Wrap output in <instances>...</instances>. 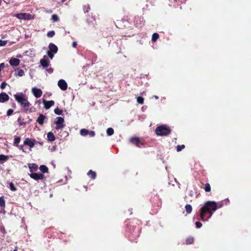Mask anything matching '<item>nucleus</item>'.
Here are the masks:
<instances>
[{
  "label": "nucleus",
  "instance_id": "obj_1",
  "mask_svg": "<svg viewBox=\"0 0 251 251\" xmlns=\"http://www.w3.org/2000/svg\"><path fill=\"white\" fill-rule=\"evenodd\" d=\"M217 209V203L214 201H207L200 210V217L202 221L210 218L213 213Z\"/></svg>",
  "mask_w": 251,
  "mask_h": 251
},
{
  "label": "nucleus",
  "instance_id": "obj_2",
  "mask_svg": "<svg viewBox=\"0 0 251 251\" xmlns=\"http://www.w3.org/2000/svg\"><path fill=\"white\" fill-rule=\"evenodd\" d=\"M16 100L24 108L25 111L28 110V108L31 105L27 100L26 96L23 93H17L14 95Z\"/></svg>",
  "mask_w": 251,
  "mask_h": 251
},
{
  "label": "nucleus",
  "instance_id": "obj_3",
  "mask_svg": "<svg viewBox=\"0 0 251 251\" xmlns=\"http://www.w3.org/2000/svg\"><path fill=\"white\" fill-rule=\"evenodd\" d=\"M156 134L160 136H166L169 135L171 132L170 127L166 125H162L158 126L155 130Z\"/></svg>",
  "mask_w": 251,
  "mask_h": 251
},
{
  "label": "nucleus",
  "instance_id": "obj_4",
  "mask_svg": "<svg viewBox=\"0 0 251 251\" xmlns=\"http://www.w3.org/2000/svg\"><path fill=\"white\" fill-rule=\"evenodd\" d=\"M140 229L136 228V226L130 224L127 225L126 231L130 232L133 236V238H136L139 236Z\"/></svg>",
  "mask_w": 251,
  "mask_h": 251
},
{
  "label": "nucleus",
  "instance_id": "obj_5",
  "mask_svg": "<svg viewBox=\"0 0 251 251\" xmlns=\"http://www.w3.org/2000/svg\"><path fill=\"white\" fill-rule=\"evenodd\" d=\"M54 123L56 125L55 127L56 129L58 130L62 129L65 126V125L64 124V119L61 117H56Z\"/></svg>",
  "mask_w": 251,
  "mask_h": 251
},
{
  "label": "nucleus",
  "instance_id": "obj_6",
  "mask_svg": "<svg viewBox=\"0 0 251 251\" xmlns=\"http://www.w3.org/2000/svg\"><path fill=\"white\" fill-rule=\"evenodd\" d=\"M29 175L31 178L35 180H43L45 178L44 175L42 173H32Z\"/></svg>",
  "mask_w": 251,
  "mask_h": 251
},
{
  "label": "nucleus",
  "instance_id": "obj_7",
  "mask_svg": "<svg viewBox=\"0 0 251 251\" xmlns=\"http://www.w3.org/2000/svg\"><path fill=\"white\" fill-rule=\"evenodd\" d=\"M36 143V141L32 138H26L25 139L24 145L29 146L30 148H33L35 143Z\"/></svg>",
  "mask_w": 251,
  "mask_h": 251
},
{
  "label": "nucleus",
  "instance_id": "obj_8",
  "mask_svg": "<svg viewBox=\"0 0 251 251\" xmlns=\"http://www.w3.org/2000/svg\"><path fill=\"white\" fill-rule=\"evenodd\" d=\"M130 142L136 145L138 148H141L143 146V143L141 141L138 137H132L131 138Z\"/></svg>",
  "mask_w": 251,
  "mask_h": 251
},
{
  "label": "nucleus",
  "instance_id": "obj_9",
  "mask_svg": "<svg viewBox=\"0 0 251 251\" xmlns=\"http://www.w3.org/2000/svg\"><path fill=\"white\" fill-rule=\"evenodd\" d=\"M58 85L59 87L63 91H65L67 89V84L66 82L63 79H60L58 81Z\"/></svg>",
  "mask_w": 251,
  "mask_h": 251
},
{
  "label": "nucleus",
  "instance_id": "obj_10",
  "mask_svg": "<svg viewBox=\"0 0 251 251\" xmlns=\"http://www.w3.org/2000/svg\"><path fill=\"white\" fill-rule=\"evenodd\" d=\"M32 92L35 97L39 98L41 97L43 93L40 89L33 88L32 89Z\"/></svg>",
  "mask_w": 251,
  "mask_h": 251
},
{
  "label": "nucleus",
  "instance_id": "obj_11",
  "mask_svg": "<svg viewBox=\"0 0 251 251\" xmlns=\"http://www.w3.org/2000/svg\"><path fill=\"white\" fill-rule=\"evenodd\" d=\"M43 103L44 104V108L46 109H48L50 108L54 104V101L52 100L47 101L44 99Z\"/></svg>",
  "mask_w": 251,
  "mask_h": 251
},
{
  "label": "nucleus",
  "instance_id": "obj_12",
  "mask_svg": "<svg viewBox=\"0 0 251 251\" xmlns=\"http://www.w3.org/2000/svg\"><path fill=\"white\" fill-rule=\"evenodd\" d=\"M9 100V96L5 92H1L0 94V102L3 103Z\"/></svg>",
  "mask_w": 251,
  "mask_h": 251
},
{
  "label": "nucleus",
  "instance_id": "obj_13",
  "mask_svg": "<svg viewBox=\"0 0 251 251\" xmlns=\"http://www.w3.org/2000/svg\"><path fill=\"white\" fill-rule=\"evenodd\" d=\"M46 57V55H44L43 58L41 59L40 61L41 65L44 68H47L50 65V62L46 59H45Z\"/></svg>",
  "mask_w": 251,
  "mask_h": 251
},
{
  "label": "nucleus",
  "instance_id": "obj_14",
  "mask_svg": "<svg viewBox=\"0 0 251 251\" xmlns=\"http://www.w3.org/2000/svg\"><path fill=\"white\" fill-rule=\"evenodd\" d=\"M49 51H51L53 53H57L58 51L57 47L53 43H50L49 45Z\"/></svg>",
  "mask_w": 251,
  "mask_h": 251
},
{
  "label": "nucleus",
  "instance_id": "obj_15",
  "mask_svg": "<svg viewBox=\"0 0 251 251\" xmlns=\"http://www.w3.org/2000/svg\"><path fill=\"white\" fill-rule=\"evenodd\" d=\"M20 61L19 59L15 58H11L9 61V64L13 66H17L19 65Z\"/></svg>",
  "mask_w": 251,
  "mask_h": 251
},
{
  "label": "nucleus",
  "instance_id": "obj_16",
  "mask_svg": "<svg viewBox=\"0 0 251 251\" xmlns=\"http://www.w3.org/2000/svg\"><path fill=\"white\" fill-rule=\"evenodd\" d=\"M45 118L46 117L44 115H43L42 114H40L39 115V116L37 118L36 121L40 125H43Z\"/></svg>",
  "mask_w": 251,
  "mask_h": 251
},
{
  "label": "nucleus",
  "instance_id": "obj_17",
  "mask_svg": "<svg viewBox=\"0 0 251 251\" xmlns=\"http://www.w3.org/2000/svg\"><path fill=\"white\" fill-rule=\"evenodd\" d=\"M28 118H29V116L28 117ZM18 122L19 123V124L20 126H25V125L27 124H29L31 122V119H29L28 118V121H26V122H23L22 121L20 117H19L18 119V120H17Z\"/></svg>",
  "mask_w": 251,
  "mask_h": 251
},
{
  "label": "nucleus",
  "instance_id": "obj_18",
  "mask_svg": "<svg viewBox=\"0 0 251 251\" xmlns=\"http://www.w3.org/2000/svg\"><path fill=\"white\" fill-rule=\"evenodd\" d=\"M28 167H29L30 171V172H31V173L33 171H36L38 169V166L36 164H34V163L29 164Z\"/></svg>",
  "mask_w": 251,
  "mask_h": 251
},
{
  "label": "nucleus",
  "instance_id": "obj_19",
  "mask_svg": "<svg viewBox=\"0 0 251 251\" xmlns=\"http://www.w3.org/2000/svg\"><path fill=\"white\" fill-rule=\"evenodd\" d=\"M48 140L50 142H53L55 140V137L53 133L51 132H49L47 134Z\"/></svg>",
  "mask_w": 251,
  "mask_h": 251
},
{
  "label": "nucleus",
  "instance_id": "obj_20",
  "mask_svg": "<svg viewBox=\"0 0 251 251\" xmlns=\"http://www.w3.org/2000/svg\"><path fill=\"white\" fill-rule=\"evenodd\" d=\"M87 175L92 179H95L96 178V173L95 172L90 170L87 173Z\"/></svg>",
  "mask_w": 251,
  "mask_h": 251
},
{
  "label": "nucleus",
  "instance_id": "obj_21",
  "mask_svg": "<svg viewBox=\"0 0 251 251\" xmlns=\"http://www.w3.org/2000/svg\"><path fill=\"white\" fill-rule=\"evenodd\" d=\"M9 158L8 155L0 154V163L2 164L3 162L7 161Z\"/></svg>",
  "mask_w": 251,
  "mask_h": 251
},
{
  "label": "nucleus",
  "instance_id": "obj_22",
  "mask_svg": "<svg viewBox=\"0 0 251 251\" xmlns=\"http://www.w3.org/2000/svg\"><path fill=\"white\" fill-rule=\"evenodd\" d=\"M15 74L19 76H23L24 75V71L22 69H17L15 70Z\"/></svg>",
  "mask_w": 251,
  "mask_h": 251
},
{
  "label": "nucleus",
  "instance_id": "obj_23",
  "mask_svg": "<svg viewBox=\"0 0 251 251\" xmlns=\"http://www.w3.org/2000/svg\"><path fill=\"white\" fill-rule=\"evenodd\" d=\"M89 130L85 128L81 129L80 130V134L82 136H85L88 134Z\"/></svg>",
  "mask_w": 251,
  "mask_h": 251
},
{
  "label": "nucleus",
  "instance_id": "obj_24",
  "mask_svg": "<svg viewBox=\"0 0 251 251\" xmlns=\"http://www.w3.org/2000/svg\"><path fill=\"white\" fill-rule=\"evenodd\" d=\"M185 210L187 213L189 214L192 211V207L190 204H187L185 206Z\"/></svg>",
  "mask_w": 251,
  "mask_h": 251
},
{
  "label": "nucleus",
  "instance_id": "obj_25",
  "mask_svg": "<svg viewBox=\"0 0 251 251\" xmlns=\"http://www.w3.org/2000/svg\"><path fill=\"white\" fill-rule=\"evenodd\" d=\"M39 169L43 173H47L49 170L48 167L44 165L40 166Z\"/></svg>",
  "mask_w": 251,
  "mask_h": 251
},
{
  "label": "nucleus",
  "instance_id": "obj_26",
  "mask_svg": "<svg viewBox=\"0 0 251 251\" xmlns=\"http://www.w3.org/2000/svg\"><path fill=\"white\" fill-rule=\"evenodd\" d=\"M159 36L157 33H154L152 35L151 41L152 42H155L158 39Z\"/></svg>",
  "mask_w": 251,
  "mask_h": 251
},
{
  "label": "nucleus",
  "instance_id": "obj_27",
  "mask_svg": "<svg viewBox=\"0 0 251 251\" xmlns=\"http://www.w3.org/2000/svg\"><path fill=\"white\" fill-rule=\"evenodd\" d=\"M193 242H194V238L192 237H188L186 239V243L187 245L192 244H193Z\"/></svg>",
  "mask_w": 251,
  "mask_h": 251
},
{
  "label": "nucleus",
  "instance_id": "obj_28",
  "mask_svg": "<svg viewBox=\"0 0 251 251\" xmlns=\"http://www.w3.org/2000/svg\"><path fill=\"white\" fill-rule=\"evenodd\" d=\"M21 141V138L19 136H16L14 139V145L17 146Z\"/></svg>",
  "mask_w": 251,
  "mask_h": 251
},
{
  "label": "nucleus",
  "instance_id": "obj_29",
  "mask_svg": "<svg viewBox=\"0 0 251 251\" xmlns=\"http://www.w3.org/2000/svg\"><path fill=\"white\" fill-rule=\"evenodd\" d=\"M106 133L108 135L111 136L114 134V129L112 128L109 127L106 130Z\"/></svg>",
  "mask_w": 251,
  "mask_h": 251
},
{
  "label": "nucleus",
  "instance_id": "obj_30",
  "mask_svg": "<svg viewBox=\"0 0 251 251\" xmlns=\"http://www.w3.org/2000/svg\"><path fill=\"white\" fill-rule=\"evenodd\" d=\"M51 20L53 22H57L59 21V17L56 14H53L51 16Z\"/></svg>",
  "mask_w": 251,
  "mask_h": 251
},
{
  "label": "nucleus",
  "instance_id": "obj_31",
  "mask_svg": "<svg viewBox=\"0 0 251 251\" xmlns=\"http://www.w3.org/2000/svg\"><path fill=\"white\" fill-rule=\"evenodd\" d=\"M204 189L205 191V192H208L211 191V186L209 183H206L205 184V186L204 187Z\"/></svg>",
  "mask_w": 251,
  "mask_h": 251
},
{
  "label": "nucleus",
  "instance_id": "obj_32",
  "mask_svg": "<svg viewBox=\"0 0 251 251\" xmlns=\"http://www.w3.org/2000/svg\"><path fill=\"white\" fill-rule=\"evenodd\" d=\"M83 9L85 13H88L90 10V6L89 4L84 5Z\"/></svg>",
  "mask_w": 251,
  "mask_h": 251
},
{
  "label": "nucleus",
  "instance_id": "obj_33",
  "mask_svg": "<svg viewBox=\"0 0 251 251\" xmlns=\"http://www.w3.org/2000/svg\"><path fill=\"white\" fill-rule=\"evenodd\" d=\"M9 188L12 191H16L17 190V188L12 182L9 183Z\"/></svg>",
  "mask_w": 251,
  "mask_h": 251
},
{
  "label": "nucleus",
  "instance_id": "obj_34",
  "mask_svg": "<svg viewBox=\"0 0 251 251\" xmlns=\"http://www.w3.org/2000/svg\"><path fill=\"white\" fill-rule=\"evenodd\" d=\"M0 206L2 207H5V201L3 197H0Z\"/></svg>",
  "mask_w": 251,
  "mask_h": 251
},
{
  "label": "nucleus",
  "instance_id": "obj_35",
  "mask_svg": "<svg viewBox=\"0 0 251 251\" xmlns=\"http://www.w3.org/2000/svg\"><path fill=\"white\" fill-rule=\"evenodd\" d=\"M54 112L56 114L60 115L62 114L63 111L62 110L58 108H56L54 109Z\"/></svg>",
  "mask_w": 251,
  "mask_h": 251
},
{
  "label": "nucleus",
  "instance_id": "obj_36",
  "mask_svg": "<svg viewBox=\"0 0 251 251\" xmlns=\"http://www.w3.org/2000/svg\"><path fill=\"white\" fill-rule=\"evenodd\" d=\"M185 145H177L176 146V151L177 152L180 151L182 149H184Z\"/></svg>",
  "mask_w": 251,
  "mask_h": 251
},
{
  "label": "nucleus",
  "instance_id": "obj_37",
  "mask_svg": "<svg viewBox=\"0 0 251 251\" xmlns=\"http://www.w3.org/2000/svg\"><path fill=\"white\" fill-rule=\"evenodd\" d=\"M144 99L142 97H138L137 98V102L140 104H143Z\"/></svg>",
  "mask_w": 251,
  "mask_h": 251
},
{
  "label": "nucleus",
  "instance_id": "obj_38",
  "mask_svg": "<svg viewBox=\"0 0 251 251\" xmlns=\"http://www.w3.org/2000/svg\"><path fill=\"white\" fill-rule=\"evenodd\" d=\"M47 35L48 37H52L55 35V31L54 30L50 31L48 32Z\"/></svg>",
  "mask_w": 251,
  "mask_h": 251
},
{
  "label": "nucleus",
  "instance_id": "obj_39",
  "mask_svg": "<svg viewBox=\"0 0 251 251\" xmlns=\"http://www.w3.org/2000/svg\"><path fill=\"white\" fill-rule=\"evenodd\" d=\"M47 53H48L49 57L50 59H52L54 56V54H55V53H53V52H52L51 51H48Z\"/></svg>",
  "mask_w": 251,
  "mask_h": 251
},
{
  "label": "nucleus",
  "instance_id": "obj_40",
  "mask_svg": "<svg viewBox=\"0 0 251 251\" xmlns=\"http://www.w3.org/2000/svg\"><path fill=\"white\" fill-rule=\"evenodd\" d=\"M224 205V201H221L220 202L217 203V209L219 208H221Z\"/></svg>",
  "mask_w": 251,
  "mask_h": 251
},
{
  "label": "nucleus",
  "instance_id": "obj_41",
  "mask_svg": "<svg viewBox=\"0 0 251 251\" xmlns=\"http://www.w3.org/2000/svg\"><path fill=\"white\" fill-rule=\"evenodd\" d=\"M13 112L14 111L12 109H9L7 110L6 114L8 116H10L13 114Z\"/></svg>",
  "mask_w": 251,
  "mask_h": 251
},
{
  "label": "nucleus",
  "instance_id": "obj_42",
  "mask_svg": "<svg viewBox=\"0 0 251 251\" xmlns=\"http://www.w3.org/2000/svg\"><path fill=\"white\" fill-rule=\"evenodd\" d=\"M27 14L26 13H21L18 14V17L20 19H25V16H26Z\"/></svg>",
  "mask_w": 251,
  "mask_h": 251
},
{
  "label": "nucleus",
  "instance_id": "obj_43",
  "mask_svg": "<svg viewBox=\"0 0 251 251\" xmlns=\"http://www.w3.org/2000/svg\"><path fill=\"white\" fill-rule=\"evenodd\" d=\"M6 85H7V83L4 81L1 83V84L0 85V88L1 89H4L5 88Z\"/></svg>",
  "mask_w": 251,
  "mask_h": 251
},
{
  "label": "nucleus",
  "instance_id": "obj_44",
  "mask_svg": "<svg viewBox=\"0 0 251 251\" xmlns=\"http://www.w3.org/2000/svg\"><path fill=\"white\" fill-rule=\"evenodd\" d=\"M7 41L0 40V46H4L6 45Z\"/></svg>",
  "mask_w": 251,
  "mask_h": 251
},
{
  "label": "nucleus",
  "instance_id": "obj_45",
  "mask_svg": "<svg viewBox=\"0 0 251 251\" xmlns=\"http://www.w3.org/2000/svg\"><path fill=\"white\" fill-rule=\"evenodd\" d=\"M196 226L197 228H200L202 226V224L200 222H197L196 223Z\"/></svg>",
  "mask_w": 251,
  "mask_h": 251
},
{
  "label": "nucleus",
  "instance_id": "obj_46",
  "mask_svg": "<svg viewBox=\"0 0 251 251\" xmlns=\"http://www.w3.org/2000/svg\"><path fill=\"white\" fill-rule=\"evenodd\" d=\"M88 134H89L91 137H94L95 135V132L94 131H89Z\"/></svg>",
  "mask_w": 251,
  "mask_h": 251
},
{
  "label": "nucleus",
  "instance_id": "obj_47",
  "mask_svg": "<svg viewBox=\"0 0 251 251\" xmlns=\"http://www.w3.org/2000/svg\"><path fill=\"white\" fill-rule=\"evenodd\" d=\"M47 71L50 74H51L53 72V69L52 68H50L49 69H47Z\"/></svg>",
  "mask_w": 251,
  "mask_h": 251
},
{
  "label": "nucleus",
  "instance_id": "obj_48",
  "mask_svg": "<svg viewBox=\"0 0 251 251\" xmlns=\"http://www.w3.org/2000/svg\"><path fill=\"white\" fill-rule=\"evenodd\" d=\"M17 147H18L20 150H22L23 151H24V145H20V146L17 145Z\"/></svg>",
  "mask_w": 251,
  "mask_h": 251
},
{
  "label": "nucleus",
  "instance_id": "obj_49",
  "mask_svg": "<svg viewBox=\"0 0 251 251\" xmlns=\"http://www.w3.org/2000/svg\"><path fill=\"white\" fill-rule=\"evenodd\" d=\"M223 201H224V204H227L229 202V201L228 199H226Z\"/></svg>",
  "mask_w": 251,
  "mask_h": 251
},
{
  "label": "nucleus",
  "instance_id": "obj_50",
  "mask_svg": "<svg viewBox=\"0 0 251 251\" xmlns=\"http://www.w3.org/2000/svg\"><path fill=\"white\" fill-rule=\"evenodd\" d=\"M4 67V63H2L0 64V70L1 71L2 69H3Z\"/></svg>",
  "mask_w": 251,
  "mask_h": 251
},
{
  "label": "nucleus",
  "instance_id": "obj_51",
  "mask_svg": "<svg viewBox=\"0 0 251 251\" xmlns=\"http://www.w3.org/2000/svg\"><path fill=\"white\" fill-rule=\"evenodd\" d=\"M76 43L75 42H74L73 43V46L75 48L76 47Z\"/></svg>",
  "mask_w": 251,
  "mask_h": 251
},
{
  "label": "nucleus",
  "instance_id": "obj_52",
  "mask_svg": "<svg viewBox=\"0 0 251 251\" xmlns=\"http://www.w3.org/2000/svg\"><path fill=\"white\" fill-rule=\"evenodd\" d=\"M12 106L14 108L16 107V104L15 103H13L12 105Z\"/></svg>",
  "mask_w": 251,
  "mask_h": 251
},
{
  "label": "nucleus",
  "instance_id": "obj_53",
  "mask_svg": "<svg viewBox=\"0 0 251 251\" xmlns=\"http://www.w3.org/2000/svg\"><path fill=\"white\" fill-rule=\"evenodd\" d=\"M13 251H18V248L16 247L15 249L13 250Z\"/></svg>",
  "mask_w": 251,
  "mask_h": 251
},
{
  "label": "nucleus",
  "instance_id": "obj_54",
  "mask_svg": "<svg viewBox=\"0 0 251 251\" xmlns=\"http://www.w3.org/2000/svg\"><path fill=\"white\" fill-rule=\"evenodd\" d=\"M67 0H61V2L62 3L64 2L65 1H66Z\"/></svg>",
  "mask_w": 251,
  "mask_h": 251
},
{
  "label": "nucleus",
  "instance_id": "obj_55",
  "mask_svg": "<svg viewBox=\"0 0 251 251\" xmlns=\"http://www.w3.org/2000/svg\"><path fill=\"white\" fill-rule=\"evenodd\" d=\"M84 188H85L86 191H87V186H84Z\"/></svg>",
  "mask_w": 251,
  "mask_h": 251
},
{
  "label": "nucleus",
  "instance_id": "obj_56",
  "mask_svg": "<svg viewBox=\"0 0 251 251\" xmlns=\"http://www.w3.org/2000/svg\"><path fill=\"white\" fill-rule=\"evenodd\" d=\"M154 97H155V99H158V97H157V96H154Z\"/></svg>",
  "mask_w": 251,
  "mask_h": 251
},
{
  "label": "nucleus",
  "instance_id": "obj_57",
  "mask_svg": "<svg viewBox=\"0 0 251 251\" xmlns=\"http://www.w3.org/2000/svg\"><path fill=\"white\" fill-rule=\"evenodd\" d=\"M29 111H30V112H32V110H31V109H30Z\"/></svg>",
  "mask_w": 251,
  "mask_h": 251
},
{
  "label": "nucleus",
  "instance_id": "obj_58",
  "mask_svg": "<svg viewBox=\"0 0 251 251\" xmlns=\"http://www.w3.org/2000/svg\"><path fill=\"white\" fill-rule=\"evenodd\" d=\"M1 72V71L0 70V72Z\"/></svg>",
  "mask_w": 251,
  "mask_h": 251
}]
</instances>
